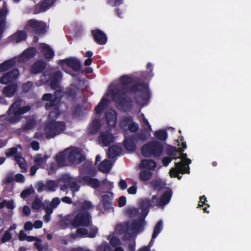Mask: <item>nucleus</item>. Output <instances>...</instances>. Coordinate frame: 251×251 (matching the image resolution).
Listing matches in <instances>:
<instances>
[{"label": "nucleus", "mask_w": 251, "mask_h": 251, "mask_svg": "<svg viewBox=\"0 0 251 251\" xmlns=\"http://www.w3.org/2000/svg\"><path fill=\"white\" fill-rule=\"evenodd\" d=\"M66 124L63 121H51L45 126V131L47 139L54 137L62 133L66 129Z\"/></svg>", "instance_id": "obj_6"}, {"label": "nucleus", "mask_w": 251, "mask_h": 251, "mask_svg": "<svg viewBox=\"0 0 251 251\" xmlns=\"http://www.w3.org/2000/svg\"><path fill=\"white\" fill-rule=\"evenodd\" d=\"M126 213L130 218H134L139 214V209L135 207L128 208L126 210Z\"/></svg>", "instance_id": "obj_47"}, {"label": "nucleus", "mask_w": 251, "mask_h": 251, "mask_svg": "<svg viewBox=\"0 0 251 251\" xmlns=\"http://www.w3.org/2000/svg\"><path fill=\"white\" fill-rule=\"evenodd\" d=\"M91 219V214L88 211H83L78 212L71 221H70L67 218H65L63 220V222L66 225L71 224L75 227H87L92 223Z\"/></svg>", "instance_id": "obj_4"}, {"label": "nucleus", "mask_w": 251, "mask_h": 251, "mask_svg": "<svg viewBox=\"0 0 251 251\" xmlns=\"http://www.w3.org/2000/svg\"><path fill=\"white\" fill-rule=\"evenodd\" d=\"M34 193V190L33 188H28L24 190L21 193V197L23 199H25L30 195L33 194Z\"/></svg>", "instance_id": "obj_54"}, {"label": "nucleus", "mask_w": 251, "mask_h": 251, "mask_svg": "<svg viewBox=\"0 0 251 251\" xmlns=\"http://www.w3.org/2000/svg\"><path fill=\"white\" fill-rule=\"evenodd\" d=\"M155 137L159 140L164 141L168 137V134L165 130H157L154 133Z\"/></svg>", "instance_id": "obj_41"}, {"label": "nucleus", "mask_w": 251, "mask_h": 251, "mask_svg": "<svg viewBox=\"0 0 251 251\" xmlns=\"http://www.w3.org/2000/svg\"><path fill=\"white\" fill-rule=\"evenodd\" d=\"M76 233L78 234L79 237H88V229L85 228L79 227L76 229Z\"/></svg>", "instance_id": "obj_53"}, {"label": "nucleus", "mask_w": 251, "mask_h": 251, "mask_svg": "<svg viewBox=\"0 0 251 251\" xmlns=\"http://www.w3.org/2000/svg\"><path fill=\"white\" fill-rule=\"evenodd\" d=\"M139 92L141 100L146 101L150 98V92L148 85L143 82H138L129 88L123 87L118 90L113 94V100L118 105V108L125 111H129L132 108V101L130 97H126L127 93Z\"/></svg>", "instance_id": "obj_1"}, {"label": "nucleus", "mask_w": 251, "mask_h": 251, "mask_svg": "<svg viewBox=\"0 0 251 251\" xmlns=\"http://www.w3.org/2000/svg\"><path fill=\"white\" fill-rule=\"evenodd\" d=\"M136 136H133V135H130L129 137H125L124 140V146L126 150L134 151H135L136 146L135 144V142H137L135 139Z\"/></svg>", "instance_id": "obj_17"}, {"label": "nucleus", "mask_w": 251, "mask_h": 251, "mask_svg": "<svg viewBox=\"0 0 251 251\" xmlns=\"http://www.w3.org/2000/svg\"><path fill=\"white\" fill-rule=\"evenodd\" d=\"M109 100L108 99L102 97L98 104L95 108V113L97 114H100L106 107Z\"/></svg>", "instance_id": "obj_35"}, {"label": "nucleus", "mask_w": 251, "mask_h": 251, "mask_svg": "<svg viewBox=\"0 0 251 251\" xmlns=\"http://www.w3.org/2000/svg\"><path fill=\"white\" fill-rule=\"evenodd\" d=\"M35 53L36 50L33 48L26 49L23 52V54L28 58L33 57Z\"/></svg>", "instance_id": "obj_56"}, {"label": "nucleus", "mask_w": 251, "mask_h": 251, "mask_svg": "<svg viewBox=\"0 0 251 251\" xmlns=\"http://www.w3.org/2000/svg\"><path fill=\"white\" fill-rule=\"evenodd\" d=\"M177 151H178V150L176 147L172 146H169L166 150V153L169 155L174 156V157H176L175 153Z\"/></svg>", "instance_id": "obj_58"}, {"label": "nucleus", "mask_w": 251, "mask_h": 251, "mask_svg": "<svg viewBox=\"0 0 251 251\" xmlns=\"http://www.w3.org/2000/svg\"><path fill=\"white\" fill-rule=\"evenodd\" d=\"M67 158L69 162L73 164H80L86 159L85 155L81 153L78 149L71 151L67 154Z\"/></svg>", "instance_id": "obj_11"}, {"label": "nucleus", "mask_w": 251, "mask_h": 251, "mask_svg": "<svg viewBox=\"0 0 251 251\" xmlns=\"http://www.w3.org/2000/svg\"><path fill=\"white\" fill-rule=\"evenodd\" d=\"M83 182L86 183L88 186L94 188H98L100 186V183L97 178H92L89 176H83L81 178Z\"/></svg>", "instance_id": "obj_30"}, {"label": "nucleus", "mask_w": 251, "mask_h": 251, "mask_svg": "<svg viewBox=\"0 0 251 251\" xmlns=\"http://www.w3.org/2000/svg\"><path fill=\"white\" fill-rule=\"evenodd\" d=\"M127 129L131 132H136L138 130L139 127L137 124L132 121L128 126Z\"/></svg>", "instance_id": "obj_63"}, {"label": "nucleus", "mask_w": 251, "mask_h": 251, "mask_svg": "<svg viewBox=\"0 0 251 251\" xmlns=\"http://www.w3.org/2000/svg\"><path fill=\"white\" fill-rule=\"evenodd\" d=\"M78 90V88L75 85H71L66 88L64 93L65 96L67 99L74 100L76 98Z\"/></svg>", "instance_id": "obj_25"}, {"label": "nucleus", "mask_w": 251, "mask_h": 251, "mask_svg": "<svg viewBox=\"0 0 251 251\" xmlns=\"http://www.w3.org/2000/svg\"><path fill=\"white\" fill-rule=\"evenodd\" d=\"M16 61L14 58L10 59L0 64V73L5 72L13 68L16 65Z\"/></svg>", "instance_id": "obj_34"}, {"label": "nucleus", "mask_w": 251, "mask_h": 251, "mask_svg": "<svg viewBox=\"0 0 251 251\" xmlns=\"http://www.w3.org/2000/svg\"><path fill=\"white\" fill-rule=\"evenodd\" d=\"M21 101V100L18 98L9 107L5 118L9 123L14 124L19 122L21 119V116L30 110L31 107L29 106L20 107Z\"/></svg>", "instance_id": "obj_3"}, {"label": "nucleus", "mask_w": 251, "mask_h": 251, "mask_svg": "<svg viewBox=\"0 0 251 251\" xmlns=\"http://www.w3.org/2000/svg\"><path fill=\"white\" fill-rule=\"evenodd\" d=\"M111 168V164L110 161L107 159H104L101 161L99 166V170L102 173H107L110 171Z\"/></svg>", "instance_id": "obj_37"}, {"label": "nucleus", "mask_w": 251, "mask_h": 251, "mask_svg": "<svg viewBox=\"0 0 251 251\" xmlns=\"http://www.w3.org/2000/svg\"><path fill=\"white\" fill-rule=\"evenodd\" d=\"M46 62L42 60L35 62L31 67L30 72L32 74H37L43 72L46 68Z\"/></svg>", "instance_id": "obj_28"}, {"label": "nucleus", "mask_w": 251, "mask_h": 251, "mask_svg": "<svg viewBox=\"0 0 251 251\" xmlns=\"http://www.w3.org/2000/svg\"><path fill=\"white\" fill-rule=\"evenodd\" d=\"M14 159L18 164L19 167L22 169H25L26 167L24 158L22 157L21 155L17 154L14 156Z\"/></svg>", "instance_id": "obj_43"}, {"label": "nucleus", "mask_w": 251, "mask_h": 251, "mask_svg": "<svg viewBox=\"0 0 251 251\" xmlns=\"http://www.w3.org/2000/svg\"><path fill=\"white\" fill-rule=\"evenodd\" d=\"M82 112V106L78 104L75 105L73 109L72 115L74 117H79L81 115Z\"/></svg>", "instance_id": "obj_52"}, {"label": "nucleus", "mask_w": 251, "mask_h": 251, "mask_svg": "<svg viewBox=\"0 0 251 251\" xmlns=\"http://www.w3.org/2000/svg\"><path fill=\"white\" fill-rule=\"evenodd\" d=\"M36 124V121L34 119L27 120L25 123L22 126V128L24 130H28L33 128Z\"/></svg>", "instance_id": "obj_42"}, {"label": "nucleus", "mask_w": 251, "mask_h": 251, "mask_svg": "<svg viewBox=\"0 0 251 251\" xmlns=\"http://www.w3.org/2000/svg\"><path fill=\"white\" fill-rule=\"evenodd\" d=\"M41 50L46 59H51L54 56V51L48 45L45 44L42 47Z\"/></svg>", "instance_id": "obj_38"}, {"label": "nucleus", "mask_w": 251, "mask_h": 251, "mask_svg": "<svg viewBox=\"0 0 251 251\" xmlns=\"http://www.w3.org/2000/svg\"><path fill=\"white\" fill-rule=\"evenodd\" d=\"M80 171L82 173L95 176L97 174L96 169L93 167L92 162L86 161L81 166Z\"/></svg>", "instance_id": "obj_21"}, {"label": "nucleus", "mask_w": 251, "mask_h": 251, "mask_svg": "<svg viewBox=\"0 0 251 251\" xmlns=\"http://www.w3.org/2000/svg\"><path fill=\"white\" fill-rule=\"evenodd\" d=\"M26 28H30L32 31L38 34H44L46 32V25L42 22L35 19H30L27 22Z\"/></svg>", "instance_id": "obj_9"}, {"label": "nucleus", "mask_w": 251, "mask_h": 251, "mask_svg": "<svg viewBox=\"0 0 251 251\" xmlns=\"http://www.w3.org/2000/svg\"><path fill=\"white\" fill-rule=\"evenodd\" d=\"M19 70L14 68L9 72L4 74L0 78V83L3 84H8L11 81L17 79L19 76Z\"/></svg>", "instance_id": "obj_13"}, {"label": "nucleus", "mask_w": 251, "mask_h": 251, "mask_svg": "<svg viewBox=\"0 0 251 251\" xmlns=\"http://www.w3.org/2000/svg\"><path fill=\"white\" fill-rule=\"evenodd\" d=\"M180 140L181 142V143H179L178 144V146H181V147H179L178 149V151L179 152L180 156V157H174L173 159H177L179 158H181L182 159H184V162H182L184 164H186V166H189L188 165L191 163V159L187 158V154L183 153L184 150L187 148V145L186 142L183 141L184 138L182 136H180Z\"/></svg>", "instance_id": "obj_14"}, {"label": "nucleus", "mask_w": 251, "mask_h": 251, "mask_svg": "<svg viewBox=\"0 0 251 251\" xmlns=\"http://www.w3.org/2000/svg\"><path fill=\"white\" fill-rule=\"evenodd\" d=\"M122 151V149L121 147L118 145H114L108 148L107 155L109 158L113 159L117 155H120Z\"/></svg>", "instance_id": "obj_31"}, {"label": "nucleus", "mask_w": 251, "mask_h": 251, "mask_svg": "<svg viewBox=\"0 0 251 251\" xmlns=\"http://www.w3.org/2000/svg\"><path fill=\"white\" fill-rule=\"evenodd\" d=\"M61 64H65L67 66L72 68L75 72H78L81 68V63L78 59L74 58H67L60 60Z\"/></svg>", "instance_id": "obj_15"}, {"label": "nucleus", "mask_w": 251, "mask_h": 251, "mask_svg": "<svg viewBox=\"0 0 251 251\" xmlns=\"http://www.w3.org/2000/svg\"><path fill=\"white\" fill-rule=\"evenodd\" d=\"M62 78V73L57 71L53 73L50 79V86L51 89L55 90L59 87V81Z\"/></svg>", "instance_id": "obj_24"}, {"label": "nucleus", "mask_w": 251, "mask_h": 251, "mask_svg": "<svg viewBox=\"0 0 251 251\" xmlns=\"http://www.w3.org/2000/svg\"><path fill=\"white\" fill-rule=\"evenodd\" d=\"M42 206V202L41 200L36 198L32 203L31 207L32 209L38 210L40 209Z\"/></svg>", "instance_id": "obj_55"}, {"label": "nucleus", "mask_w": 251, "mask_h": 251, "mask_svg": "<svg viewBox=\"0 0 251 251\" xmlns=\"http://www.w3.org/2000/svg\"><path fill=\"white\" fill-rule=\"evenodd\" d=\"M18 150L16 147H12L8 149L5 154L7 157H10L11 156L17 155Z\"/></svg>", "instance_id": "obj_57"}, {"label": "nucleus", "mask_w": 251, "mask_h": 251, "mask_svg": "<svg viewBox=\"0 0 251 251\" xmlns=\"http://www.w3.org/2000/svg\"><path fill=\"white\" fill-rule=\"evenodd\" d=\"M7 12V10L6 8H2L0 9V40L5 28V20Z\"/></svg>", "instance_id": "obj_33"}, {"label": "nucleus", "mask_w": 251, "mask_h": 251, "mask_svg": "<svg viewBox=\"0 0 251 251\" xmlns=\"http://www.w3.org/2000/svg\"><path fill=\"white\" fill-rule=\"evenodd\" d=\"M80 211H88L93 207L91 202L89 201H84L80 205Z\"/></svg>", "instance_id": "obj_46"}, {"label": "nucleus", "mask_w": 251, "mask_h": 251, "mask_svg": "<svg viewBox=\"0 0 251 251\" xmlns=\"http://www.w3.org/2000/svg\"><path fill=\"white\" fill-rule=\"evenodd\" d=\"M119 82L122 85V86L120 88H118L115 90H112L111 91L112 99L113 98L114 93L115 92H116L118 90L122 89L123 88V87L129 88L128 85L133 83V78L132 77L129 76L128 75H123L120 77ZM130 87V86H129V87Z\"/></svg>", "instance_id": "obj_19"}, {"label": "nucleus", "mask_w": 251, "mask_h": 251, "mask_svg": "<svg viewBox=\"0 0 251 251\" xmlns=\"http://www.w3.org/2000/svg\"><path fill=\"white\" fill-rule=\"evenodd\" d=\"M11 238H12L11 234L10 233V232H9V231L6 230L5 232L4 235L2 236L1 240L2 243H4L6 242L10 241Z\"/></svg>", "instance_id": "obj_60"}, {"label": "nucleus", "mask_w": 251, "mask_h": 251, "mask_svg": "<svg viewBox=\"0 0 251 251\" xmlns=\"http://www.w3.org/2000/svg\"><path fill=\"white\" fill-rule=\"evenodd\" d=\"M156 167V162L152 159H143L139 165L140 169H147L150 171L154 170Z\"/></svg>", "instance_id": "obj_29"}, {"label": "nucleus", "mask_w": 251, "mask_h": 251, "mask_svg": "<svg viewBox=\"0 0 251 251\" xmlns=\"http://www.w3.org/2000/svg\"><path fill=\"white\" fill-rule=\"evenodd\" d=\"M151 132V131H149L148 130L144 129H141L140 132L138 133L133 135V136H136L135 139L136 140L137 142L139 140L144 142L147 140L148 137L150 136Z\"/></svg>", "instance_id": "obj_36"}, {"label": "nucleus", "mask_w": 251, "mask_h": 251, "mask_svg": "<svg viewBox=\"0 0 251 251\" xmlns=\"http://www.w3.org/2000/svg\"><path fill=\"white\" fill-rule=\"evenodd\" d=\"M33 87V83L30 81H28L24 83L22 86V91L24 93H27L29 92Z\"/></svg>", "instance_id": "obj_49"}, {"label": "nucleus", "mask_w": 251, "mask_h": 251, "mask_svg": "<svg viewBox=\"0 0 251 251\" xmlns=\"http://www.w3.org/2000/svg\"><path fill=\"white\" fill-rule=\"evenodd\" d=\"M67 152L65 151L60 152L56 154V161L58 167H64L67 165Z\"/></svg>", "instance_id": "obj_32"}, {"label": "nucleus", "mask_w": 251, "mask_h": 251, "mask_svg": "<svg viewBox=\"0 0 251 251\" xmlns=\"http://www.w3.org/2000/svg\"><path fill=\"white\" fill-rule=\"evenodd\" d=\"M163 144L156 140L150 141L141 148L142 155L146 157L160 156L163 152Z\"/></svg>", "instance_id": "obj_5"}, {"label": "nucleus", "mask_w": 251, "mask_h": 251, "mask_svg": "<svg viewBox=\"0 0 251 251\" xmlns=\"http://www.w3.org/2000/svg\"><path fill=\"white\" fill-rule=\"evenodd\" d=\"M89 226V228L88 230V237L90 238H95L98 232V228L96 226H93L92 224Z\"/></svg>", "instance_id": "obj_44"}, {"label": "nucleus", "mask_w": 251, "mask_h": 251, "mask_svg": "<svg viewBox=\"0 0 251 251\" xmlns=\"http://www.w3.org/2000/svg\"><path fill=\"white\" fill-rule=\"evenodd\" d=\"M207 201V199L206 197L203 195L202 196L200 197V201H199L198 203V207H203L204 205L206 206L207 207H209V205L206 203Z\"/></svg>", "instance_id": "obj_59"}, {"label": "nucleus", "mask_w": 251, "mask_h": 251, "mask_svg": "<svg viewBox=\"0 0 251 251\" xmlns=\"http://www.w3.org/2000/svg\"><path fill=\"white\" fill-rule=\"evenodd\" d=\"M57 184L54 180L48 181L46 183V190L50 191H55V187H57Z\"/></svg>", "instance_id": "obj_51"}, {"label": "nucleus", "mask_w": 251, "mask_h": 251, "mask_svg": "<svg viewBox=\"0 0 251 251\" xmlns=\"http://www.w3.org/2000/svg\"><path fill=\"white\" fill-rule=\"evenodd\" d=\"M133 121L132 117H126L123 119L120 122V126L122 128L126 129Z\"/></svg>", "instance_id": "obj_45"}, {"label": "nucleus", "mask_w": 251, "mask_h": 251, "mask_svg": "<svg viewBox=\"0 0 251 251\" xmlns=\"http://www.w3.org/2000/svg\"><path fill=\"white\" fill-rule=\"evenodd\" d=\"M34 246L36 248L38 251H47L48 250V245L46 246L41 244V240L37 239V242L34 244Z\"/></svg>", "instance_id": "obj_50"}, {"label": "nucleus", "mask_w": 251, "mask_h": 251, "mask_svg": "<svg viewBox=\"0 0 251 251\" xmlns=\"http://www.w3.org/2000/svg\"><path fill=\"white\" fill-rule=\"evenodd\" d=\"M42 100L47 101L45 105V107L47 110H50L52 107H54L55 109L54 111L50 112L49 117L57 118L59 115L58 104L60 100V98L56 96H53V95L50 93H46L43 95Z\"/></svg>", "instance_id": "obj_7"}, {"label": "nucleus", "mask_w": 251, "mask_h": 251, "mask_svg": "<svg viewBox=\"0 0 251 251\" xmlns=\"http://www.w3.org/2000/svg\"><path fill=\"white\" fill-rule=\"evenodd\" d=\"M91 34L94 41L98 45H103L107 42V37L104 32L100 29L91 30Z\"/></svg>", "instance_id": "obj_12"}, {"label": "nucleus", "mask_w": 251, "mask_h": 251, "mask_svg": "<svg viewBox=\"0 0 251 251\" xmlns=\"http://www.w3.org/2000/svg\"><path fill=\"white\" fill-rule=\"evenodd\" d=\"M101 127L100 120L99 119H94L89 125L88 132L90 134H97Z\"/></svg>", "instance_id": "obj_22"}, {"label": "nucleus", "mask_w": 251, "mask_h": 251, "mask_svg": "<svg viewBox=\"0 0 251 251\" xmlns=\"http://www.w3.org/2000/svg\"><path fill=\"white\" fill-rule=\"evenodd\" d=\"M146 222L143 219L138 218L131 222H126L118 224L115 230L120 234H124L123 240H129L134 234H138L143 232Z\"/></svg>", "instance_id": "obj_2"}, {"label": "nucleus", "mask_w": 251, "mask_h": 251, "mask_svg": "<svg viewBox=\"0 0 251 251\" xmlns=\"http://www.w3.org/2000/svg\"><path fill=\"white\" fill-rule=\"evenodd\" d=\"M163 229V223L161 220H160L154 227L152 233V240H154L158 235L160 233Z\"/></svg>", "instance_id": "obj_40"}, {"label": "nucleus", "mask_w": 251, "mask_h": 251, "mask_svg": "<svg viewBox=\"0 0 251 251\" xmlns=\"http://www.w3.org/2000/svg\"><path fill=\"white\" fill-rule=\"evenodd\" d=\"M152 176V173L150 170H141L139 173V179L142 181H146L151 179Z\"/></svg>", "instance_id": "obj_39"}, {"label": "nucleus", "mask_w": 251, "mask_h": 251, "mask_svg": "<svg viewBox=\"0 0 251 251\" xmlns=\"http://www.w3.org/2000/svg\"><path fill=\"white\" fill-rule=\"evenodd\" d=\"M100 138L103 145L105 147L109 146L114 140L113 135L109 132H101Z\"/></svg>", "instance_id": "obj_26"}, {"label": "nucleus", "mask_w": 251, "mask_h": 251, "mask_svg": "<svg viewBox=\"0 0 251 251\" xmlns=\"http://www.w3.org/2000/svg\"><path fill=\"white\" fill-rule=\"evenodd\" d=\"M69 187L71 190L73 192L78 191L80 188L79 186L77 184V183L75 181L70 182L69 184Z\"/></svg>", "instance_id": "obj_64"}, {"label": "nucleus", "mask_w": 251, "mask_h": 251, "mask_svg": "<svg viewBox=\"0 0 251 251\" xmlns=\"http://www.w3.org/2000/svg\"><path fill=\"white\" fill-rule=\"evenodd\" d=\"M37 191L39 193H41L43 191L46 190V184H44L42 181H38L36 185Z\"/></svg>", "instance_id": "obj_61"}, {"label": "nucleus", "mask_w": 251, "mask_h": 251, "mask_svg": "<svg viewBox=\"0 0 251 251\" xmlns=\"http://www.w3.org/2000/svg\"><path fill=\"white\" fill-rule=\"evenodd\" d=\"M27 38V34L23 30H18L14 34L9 37V40L12 42L18 43L25 40Z\"/></svg>", "instance_id": "obj_27"}, {"label": "nucleus", "mask_w": 251, "mask_h": 251, "mask_svg": "<svg viewBox=\"0 0 251 251\" xmlns=\"http://www.w3.org/2000/svg\"><path fill=\"white\" fill-rule=\"evenodd\" d=\"M105 117L107 125L111 127H115L117 122V114L115 110L110 109L105 113Z\"/></svg>", "instance_id": "obj_18"}, {"label": "nucleus", "mask_w": 251, "mask_h": 251, "mask_svg": "<svg viewBox=\"0 0 251 251\" xmlns=\"http://www.w3.org/2000/svg\"><path fill=\"white\" fill-rule=\"evenodd\" d=\"M151 200L150 201L148 199L142 200L139 202V207L140 208H145L149 209L150 207L151 206Z\"/></svg>", "instance_id": "obj_48"}, {"label": "nucleus", "mask_w": 251, "mask_h": 251, "mask_svg": "<svg viewBox=\"0 0 251 251\" xmlns=\"http://www.w3.org/2000/svg\"><path fill=\"white\" fill-rule=\"evenodd\" d=\"M112 194H107L102 196L99 207L101 206L104 211L109 210L112 206Z\"/></svg>", "instance_id": "obj_20"}, {"label": "nucleus", "mask_w": 251, "mask_h": 251, "mask_svg": "<svg viewBox=\"0 0 251 251\" xmlns=\"http://www.w3.org/2000/svg\"><path fill=\"white\" fill-rule=\"evenodd\" d=\"M173 192L171 189L164 191L160 198L157 196H153L151 198L152 203L158 207L163 208L164 207L169 203L172 197Z\"/></svg>", "instance_id": "obj_8"}, {"label": "nucleus", "mask_w": 251, "mask_h": 251, "mask_svg": "<svg viewBox=\"0 0 251 251\" xmlns=\"http://www.w3.org/2000/svg\"><path fill=\"white\" fill-rule=\"evenodd\" d=\"M110 243L112 246L116 247L121 245V241L117 237H113L110 240Z\"/></svg>", "instance_id": "obj_62"}, {"label": "nucleus", "mask_w": 251, "mask_h": 251, "mask_svg": "<svg viewBox=\"0 0 251 251\" xmlns=\"http://www.w3.org/2000/svg\"><path fill=\"white\" fill-rule=\"evenodd\" d=\"M55 1L56 0H44L42 1L38 5L39 9H35L34 13L36 14L46 11L54 4Z\"/></svg>", "instance_id": "obj_23"}, {"label": "nucleus", "mask_w": 251, "mask_h": 251, "mask_svg": "<svg viewBox=\"0 0 251 251\" xmlns=\"http://www.w3.org/2000/svg\"><path fill=\"white\" fill-rule=\"evenodd\" d=\"M190 168L189 166H186V164H184L182 162L175 163V168H172L170 170V176L171 177H177L178 179H180L182 176H179V174H189Z\"/></svg>", "instance_id": "obj_10"}, {"label": "nucleus", "mask_w": 251, "mask_h": 251, "mask_svg": "<svg viewBox=\"0 0 251 251\" xmlns=\"http://www.w3.org/2000/svg\"><path fill=\"white\" fill-rule=\"evenodd\" d=\"M18 88V84L16 83L8 84L3 88L2 94L4 97L11 98L17 92Z\"/></svg>", "instance_id": "obj_16"}]
</instances>
